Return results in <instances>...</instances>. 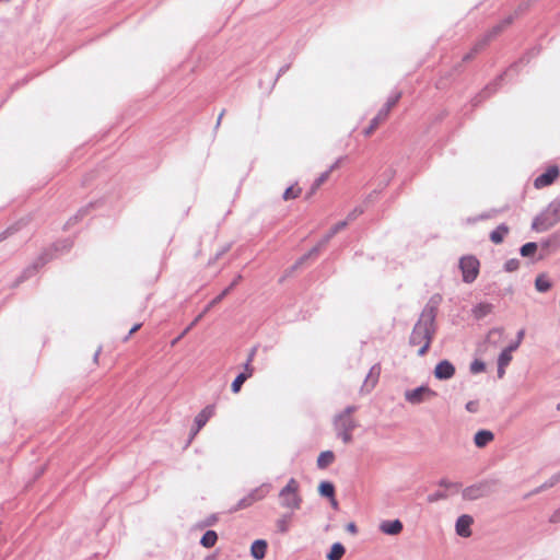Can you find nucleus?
<instances>
[{
	"label": "nucleus",
	"instance_id": "f257e3e1",
	"mask_svg": "<svg viewBox=\"0 0 560 560\" xmlns=\"http://www.w3.org/2000/svg\"><path fill=\"white\" fill-rule=\"evenodd\" d=\"M440 301L441 296L439 294L430 298L410 334L409 343L411 346H421L418 350L419 357H422L428 352L434 337L435 318Z\"/></svg>",
	"mask_w": 560,
	"mask_h": 560
},
{
	"label": "nucleus",
	"instance_id": "f03ea898",
	"mask_svg": "<svg viewBox=\"0 0 560 560\" xmlns=\"http://www.w3.org/2000/svg\"><path fill=\"white\" fill-rule=\"evenodd\" d=\"M357 410V406L349 405L334 417L332 425L336 436L345 444H350L353 441L352 432L358 428V422L352 415Z\"/></svg>",
	"mask_w": 560,
	"mask_h": 560
},
{
	"label": "nucleus",
	"instance_id": "7ed1b4c3",
	"mask_svg": "<svg viewBox=\"0 0 560 560\" xmlns=\"http://www.w3.org/2000/svg\"><path fill=\"white\" fill-rule=\"evenodd\" d=\"M534 55V49L526 52L523 57H521L516 62L512 63L506 72L498 75L491 83L487 84L482 91H480L477 95H475L471 98V106L477 107L479 106L485 100L490 97L492 94H494L500 85L501 81L503 80V77L511 71H517V68L520 65L527 63L530 59V57Z\"/></svg>",
	"mask_w": 560,
	"mask_h": 560
},
{
	"label": "nucleus",
	"instance_id": "20e7f679",
	"mask_svg": "<svg viewBox=\"0 0 560 560\" xmlns=\"http://www.w3.org/2000/svg\"><path fill=\"white\" fill-rule=\"evenodd\" d=\"M560 222V196L553 199L548 207L536 215L532 229L536 232H545Z\"/></svg>",
	"mask_w": 560,
	"mask_h": 560
},
{
	"label": "nucleus",
	"instance_id": "39448f33",
	"mask_svg": "<svg viewBox=\"0 0 560 560\" xmlns=\"http://www.w3.org/2000/svg\"><path fill=\"white\" fill-rule=\"evenodd\" d=\"M495 481L494 480H481L471 486L466 487L462 491V497L464 500L475 501L491 494L494 490Z\"/></svg>",
	"mask_w": 560,
	"mask_h": 560
},
{
	"label": "nucleus",
	"instance_id": "423d86ee",
	"mask_svg": "<svg viewBox=\"0 0 560 560\" xmlns=\"http://www.w3.org/2000/svg\"><path fill=\"white\" fill-rule=\"evenodd\" d=\"M459 269L463 281L465 283H472L479 275L480 261L474 255H465L459 259Z\"/></svg>",
	"mask_w": 560,
	"mask_h": 560
},
{
	"label": "nucleus",
	"instance_id": "0eeeda50",
	"mask_svg": "<svg viewBox=\"0 0 560 560\" xmlns=\"http://www.w3.org/2000/svg\"><path fill=\"white\" fill-rule=\"evenodd\" d=\"M436 393L425 385L405 392V399L411 405H420L424 400L435 397Z\"/></svg>",
	"mask_w": 560,
	"mask_h": 560
},
{
	"label": "nucleus",
	"instance_id": "6e6552de",
	"mask_svg": "<svg viewBox=\"0 0 560 560\" xmlns=\"http://www.w3.org/2000/svg\"><path fill=\"white\" fill-rule=\"evenodd\" d=\"M560 175V170L557 165L549 166L542 174L537 176L534 180V187L537 189L551 185Z\"/></svg>",
	"mask_w": 560,
	"mask_h": 560
},
{
	"label": "nucleus",
	"instance_id": "1a4fd4ad",
	"mask_svg": "<svg viewBox=\"0 0 560 560\" xmlns=\"http://www.w3.org/2000/svg\"><path fill=\"white\" fill-rule=\"evenodd\" d=\"M434 377L440 381H446L454 376L455 374V366L454 364L444 359L441 360L434 368Z\"/></svg>",
	"mask_w": 560,
	"mask_h": 560
},
{
	"label": "nucleus",
	"instance_id": "9d476101",
	"mask_svg": "<svg viewBox=\"0 0 560 560\" xmlns=\"http://www.w3.org/2000/svg\"><path fill=\"white\" fill-rule=\"evenodd\" d=\"M474 523L472 516L468 514L460 515L455 524L456 534L460 537L467 538L471 535L470 526Z\"/></svg>",
	"mask_w": 560,
	"mask_h": 560
},
{
	"label": "nucleus",
	"instance_id": "9b49d317",
	"mask_svg": "<svg viewBox=\"0 0 560 560\" xmlns=\"http://www.w3.org/2000/svg\"><path fill=\"white\" fill-rule=\"evenodd\" d=\"M266 493H267V488H265V487L254 490L247 497H245L238 501L235 510L245 509V508L252 505L255 501L264 498Z\"/></svg>",
	"mask_w": 560,
	"mask_h": 560
},
{
	"label": "nucleus",
	"instance_id": "f8f14e48",
	"mask_svg": "<svg viewBox=\"0 0 560 560\" xmlns=\"http://www.w3.org/2000/svg\"><path fill=\"white\" fill-rule=\"evenodd\" d=\"M402 528L404 525L398 518L393 521H384L380 525V529L382 533L392 536L400 534Z\"/></svg>",
	"mask_w": 560,
	"mask_h": 560
},
{
	"label": "nucleus",
	"instance_id": "ddd939ff",
	"mask_svg": "<svg viewBox=\"0 0 560 560\" xmlns=\"http://www.w3.org/2000/svg\"><path fill=\"white\" fill-rule=\"evenodd\" d=\"M493 439L494 434L490 430L481 429L475 433L474 443L477 447L481 448L487 446Z\"/></svg>",
	"mask_w": 560,
	"mask_h": 560
},
{
	"label": "nucleus",
	"instance_id": "4468645a",
	"mask_svg": "<svg viewBox=\"0 0 560 560\" xmlns=\"http://www.w3.org/2000/svg\"><path fill=\"white\" fill-rule=\"evenodd\" d=\"M214 415V406L209 405L205 407L195 418V425H197V430H201V428L208 422V420Z\"/></svg>",
	"mask_w": 560,
	"mask_h": 560
},
{
	"label": "nucleus",
	"instance_id": "2eb2a0df",
	"mask_svg": "<svg viewBox=\"0 0 560 560\" xmlns=\"http://www.w3.org/2000/svg\"><path fill=\"white\" fill-rule=\"evenodd\" d=\"M559 482H560V478H559L558 474L556 472L548 480H546L542 485H540L539 487L535 488L530 492L526 493L524 495V499H528L532 495L538 494V493H540L544 490L552 488L553 486H556Z\"/></svg>",
	"mask_w": 560,
	"mask_h": 560
},
{
	"label": "nucleus",
	"instance_id": "dca6fc26",
	"mask_svg": "<svg viewBox=\"0 0 560 560\" xmlns=\"http://www.w3.org/2000/svg\"><path fill=\"white\" fill-rule=\"evenodd\" d=\"M267 541L264 539H257L252 544L250 555L256 560H261L265 558L267 550Z\"/></svg>",
	"mask_w": 560,
	"mask_h": 560
},
{
	"label": "nucleus",
	"instance_id": "f3484780",
	"mask_svg": "<svg viewBox=\"0 0 560 560\" xmlns=\"http://www.w3.org/2000/svg\"><path fill=\"white\" fill-rule=\"evenodd\" d=\"M509 232L510 228L505 223H501L490 233L489 238L494 244H501Z\"/></svg>",
	"mask_w": 560,
	"mask_h": 560
},
{
	"label": "nucleus",
	"instance_id": "a211bd4d",
	"mask_svg": "<svg viewBox=\"0 0 560 560\" xmlns=\"http://www.w3.org/2000/svg\"><path fill=\"white\" fill-rule=\"evenodd\" d=\"M242 279V276L238 275L234 280L233 282L226 288L224 289L218 296H215L206 307H205V312H209L214 305H217L218 303H220L229 293L230 291L240 282V280Z\"/></svg>",
	"mask_w": 560,
	"mask_h": 560
},
{
	"label": "nucleus",
	"instance_id": "6ab92c4d",
	"mask_svg": "<svg viewBox=\"0 0 560 560\" xmlns=\"http://www.w3.org/2000/svg\"><path fill=\"white\" fill-rule=\"evenodd\" d=\"M302 503V498L299 493H285L284 498H282V506L289 508L291 510L300 509Z\"/></svg>",
	"mask_w": 560,
	"mask_h": 560
},
{
	"label": "nucleus",
	"instance_id": "aec40b11",
	"mask_svg": "<svg viewBox=\"0 0 560 560\" xmlns=\"http://www.w3.org/2000/svg\"><path fill=\"white\" fill-rule=\"evenodd\" d=\"M492 310L493 306L490 303H478L472 307L471 313L476 319H482L489 315Z\"/></svg>",
	"mask_w": 560,
	"mask_h": 560
},
{
	"label": "nucleus",
	"instance_id": "412c9836",
	"mask_svg": "<svg viewBox=\"0 0 560 560\" xmlns=\"http://www.w3.org/2000/svg\"><path fill=\"white\" fill-rule=\"evenodd\" d=\"M346 552L345 546L337 541L330 547V550L326 553L327 560H340Z\"/></svg>",
	"mask_w": 560,
	"mask_h": 560
},
{
	"label": "nucleus",
	"instance_id": "4be33fe9",
	"mask_svg": "<svg viewBox=\"0 0 560 560\" xmlns=\"http://www.w3.org/2000/svg\"><path fill=\"white\" fill-rule=\"evenodd\" d=\"M401 97V92L397 91L392 93L386 103L381 108V115L382 116H388L390 109L398 103V101Z\"/></svg>",
	"mask_w": 560,
	"mask_h": 560
},
{
	"label": "nucleus",
	"instance_id": "5701e85b",
	"mask_svg": "<svg viewBox=\"0 0 560 560\" xmlns=\"http://www.w3.org/2000/svg\"><path fill=\"white\" fill-rule=\"evenodd\" d=\"M375 370H376V365L371 368L369 374L366 375V377L364 380L362 390L371 392L375 387L377 380H378V375H380V371H377L374 374Z\"/></svg>",
	"mask_w": 560,
	"mask_h": 560
},
{
	"label": "nucleus",
	"instance_id": "b1692460",
	"mask_svg": "<svg viewBox=\"0 0 560 560\" xmlns=\"http://www.w3.org/2000/svg\"><path fill=\"white\" fill-rule=\"evenodd\" d=\"M335 460L332 451H324L319 454L316 460L318 469H326Z\"/></svg>",
	"mask_w": 560,
	"mask_h": 560
},
{
	"label": "nucleus",
	"instance_id": "393cba45",
	"mask_svg": "<svg viewBox=\"0 0 560 560\" xmlns=\"http://www.w3.org/2000/svg\"><path fill=\"white\" fill-rule=\"evenodd\" d=\"M318 493L323 498L334 499L336 493L335 485L331 481L324 480L318 485Z\"/></svg>",
	"mask_w": 560,
	"mask_h": 560
},
{
	"label": "nucleus",
	"instance_id": "a878e982",
	"mask_svg": "<svg viewBox=\"0 0 560 560\" xmlns=\"http://www.w3.org/2000/svg\"><path fill=\"white\" fill-rule=\"evenodd\" d=\"M328 172H323L311 185L310 190L305 195V199H310L316 190L328 179Z\"/></svg>",
	"mask_w": 560,
	"mask_h": 560
},
{
	"label": "nucleus",
	"instance_id": "bb28decb",
	"mask_svg": "<svg viewBox=\"0 0 560 560\" xmlns=\"http://www.w3.org/2000/svg\"><path fill=\"white\" fill-rule=\"evenodd\" d=\"M47 261H48V258H45L44 256L39 257V258L37 259V261H36V262H34V265H33V266H31V267L26 268V269L23 271V273H22L21 278H20V279H19V281H18V283H19V282H22L23 280H25V279H27L28 277H31V276H32V275L37 270V268H38V267L44 266Z\"/></svg>",
	"mask_w": 560,
	"mask_h": 560
},
{
	"label": "nucleus",
	"instance_id": "cd10ccee",
	"mask_svg": "<svg viewBox=\"0 0 560 560\" xmlns=\"http://www.w3.org/2000/svg\"><path fill=\"white\" fill-rule=\"evenodd\" d=\"M324 245H320V242L312 247L306 254H304L302 257H300L296 262L292 266V269L296 268L298 266L302 265L306 259L316 257L322 248H324Z\"/></svg>",
	"mask_w": 560,
	"mask_h": 560
},
{
	"label": "nucleus",
	"instance_id": "c85d7f7f",
	"mask_svg": "<svg viewBox=\"0 0 560 560\" xmlns=\"http://www.w3.org/2000/svg\"><path fill=\"white\" fill-rule=\"evenodd\" d=\"M551 282L545 275H539L535 280V288L538 292L545 293L551 289Z\"/></svg>",
	"mask_w": 560,
	"mask_h": 560
},
{
	"label": "nucleus",
	"instance_id": "c756f323",
	"mask_svg": "<svg viewBox=\"0 0 560 560\" xmlns=\"http://www.w3.org/2000/svg\"><path fill=\"white\" fill-rule=\"evenodd\" d=\"M218 535L214 530H207L201 537L200 544L206 548H211L215 545Z\"/></svg>",
	"mask_w": 560,
	"mask_h": 560
},
{
	"label": "nucleus",
	"instance_id": "7c9ffc66",
	"mask_svg": "<svg viewBox=\"0 0 560 560\" xmlns=\"http://www.w3.org/2000/svg\"><path fill=\"white\" fill-rule=\"evenodd\" d=\"M503 30L499 24L491 27L480 39V42L487 46L491 39H493L495 36H498Z\"/></svg>",
	"mask_w": 560,
	"mask_h": 560
},
{
	"label": "nucleus",
	"instance_id": "2f4dec72",
	"mask_svg": "<svg viewBox=\"0 0 560 560\" xmlns=\"http://www.w3.org/2000/svg\"><path fill=\"white\" fill-rule=\"evenodd\" d=\"M538 248V244L536 242H528L521 246L520 254L523 257L533 256Z\"/></svg>",
	"mask_w": 560,
	"mask_h": 560
},
{
	"label": "nucleus",
	"instance_id": "473e14b6",
	"mask_svg": "<svg viewBox=\"0 0 560 560\" xmlns=\"http://www.w3.org/2000/svg\"><path fill=\"white\" fill-rule=\"evenodd\" d=\"M255 353H256V349L255 348L250 349L247 360L244 364V371L242 372V374L246 375V377H248V378L252 377V375L254 374V368L252 366L250 363L255 357Z\"/></svg>",
	"mask_w": 560,
	"mask_h": 560
},
{
	"label": "nucleus",
	"instance_id": "72a5a7b5",
	"mask_svg": "<svg viewBox=\"0 0 560 560\" xmlns=\"http://www.w3.org/2000/svg\"><path fill=\"white\" fill-rule=\"evenodd\" d=\"M486 46L480 42L478 40L474 47L470 49L469 52L465 54L462 58V61L463 62H467L469 60H471L479 51H481Z\"/></svg>",
	"mask_w": 560,
	"mask_h": 560
},
{
	"label": "nucleus",
	"instance_id": "f704fd0d",
	"mask_svg": "<svg viewBox=\"0 0 560 560\" xmlns=\"http://www.w3.org/2000/svg\"><path fill=\"white\" fill-rule=\"evenodd\" d=\"M560 245V235L559 234H552L550 237L542 240L540 242V247L542 249H547L550 246L558 247Z\"/></svg>",
	"mask_w": 560,
	"mask_h": 560
},
{
	"label": "nucleus",
	"instance_id": "c9c22d12",
	"mask_svg": "<svg viewBox=\"0 0 560 560\" xmlns=\"http://www.w3.org/2000/svg\"><path fill=\"white\" fill-rule=\"evenodd\" d=\"M299 488H300V485L299 482L294 479V478H291L287 485L284 487H282V498H284V494L285 493H299Z\"/></svg>",
	"mask_w": 560,
	"mask_h": 560
},
{
	"label": "nucleus",
	"instance_id": "e433bc0d",
	"mask_svg": "<svg viewBox=\"0 0 560 560\" xmlns=\"http://www.w3.org/2000/svg\"><path fill=\"white\" fill-rule=\"evenodd\" d=\"M512 352L513 351H509L508 347L504 348L498 357V364H500L501 366H508L512 361Z\"/></svg>",
	"mask_w": 560,
	"mask_h": 560
},
{
	"label": "nucleus",
	"instance_id": "4c0bfd02",
	"mask_svg": "<svg viewBox=\"0 0 560 560\" xmlns=\"http://www.w3.org/2000/svg\"><path fill=\"white\" fill-rule=\"evenodd\" d=\"M387 118V116H382L381 115V109L378 110V113L376 114V116L371 120L369 127L364 130V133L366 136L371 135L373 132V130L378 126V124L383 120H385Z\"/></svg>",
	"mask_w": 560,
	"mask_h": 560
},
{
	"label": "nucleus",
	"instance_id": "58836bf2",
	"mask_svg": "<svg viewBox=\"0 0 560 560\" xmlns=\"http://www.w3.org/2000/svg\"><path fill=\"white\" fill-rule=\"evenodd\" d=\"M301 194V188L299 186L291 185L282 192V199H293L296 198Z\"/></svg>",
	"mask_w": 560,
	"mask_h": 560
},
{
	"label": "nucleus",
	"instance_id": "ea45409f",
	"mask_svg": "<svg viewBox=\"0 0 560 560\" xmlns=\"http://www.w3.org/2000/svg\"><path fill=\"white\" fill-rule=\"evenodd\" d=\"M248 380V377H246V375L240 373L235 380L232 382V385H231V389L234 394H237L241 388H242V385Z\"/></svg>",
	"mask_w": 560,
	"mask_h": 560
},
{
	"label": "nucleus",
	"instance_id": "a19ab883",
	"mask_svg": "<svg viewBox=\"0 0 560 560\" xmlns=\"http://www.w3.org/2000/svg\"><path fill=\"white\" fill-rule=\"evenodd\" d=\"M524 336H525V329L522 328L517 331L516 338L513 341H511L510 345L508 346L509 351L517 350L524 339Z\"/></svg>",
	"mask_w": 560,
	"mask_h": 560
},
{
	"label": "nucleus",
	"instance_id": "79ce46f5",
	"mask_svg": "<svg viewBox=\"0 0 560 560\" xmlns=\"http://www.w3.org/2000/svg\"><path fill=\"white\" fill-rule=\"evenodd\" d=\"M448 494L445 491H435L427 497L429 503H435L441 500L447 499Z\"/></svg>",
	"mask_w": 560,
	"mask_h": 560
},
{
	"label": "nucleus",
	"instance_id": "37998d69",
	"mask_svg": "<svg viewBox=\"0 0 560 560\" xmlns=\"http://www.w3.org/2000/svg\"><path fill=\"white\" fill-rule=\"evenodd\" d=\"M518 268H520V260L517 258L508 259L503 266V269L506 272L516 271Z\"/></svg>",
	"mask_w": 560,
	"mask_h": 560
},
{
	"label": "nucleus",
	"instance_id": "c03bdc74",
	"mask_svg": "<svg viewBox=\"0 0 560 560\" xmlns=\"http://www.w3.org/2000/svg\"><path fill=\"white\" fill-rule=\"evenodd\" d=\"M486 370V363L481 360H474L470 364V372L472 374L481 373Z\"/></svg>",
	"mask_w": 560,
	"mask_h": 560
},
{
	"label": "nucleus",
	"instance_id": "a18cd8bd",
	"mask_svg": "<svg viewBox=\"0 0 560 560\" xmlns=\"http://www.w3.org/2000/svg\"><path fill=\"white\" fill-rule=\"evenodd\" d=\"M465 409L468 411V412H471V413H476L479 409V404L477 400H469L466 405H465Z\"/></svg>",
	"mask_w": 560,
	"mask_h": 560
},
{
	"label": "nucleus",
	"instance_id": "49530a36",
	"mask_svg": "<svg viewBox=\"0 0 560 560\" xmlns=\"http://www.w3.org/2000/svg\"><path fill=\"white\" fill-rule=\"evenodd\" d=\"M362 213H363V209H362L361 207H357V208H354V209H353V210L348 214V217H347V219H346V220H348V222H349V221H352V220L357 219V218H358L360 214H362Z\"/></svg>",
	"mask_w": 560,
	"mask_h": 560
},
{
	"label": "nucleus",
	"instance_id": "de8ad7c7",
	"mask_svg": "<svg viewBox=\"0 0 560 560\" xmlns=\"http://www.w3.org/2000/svg\"><path fill=\"white\" fill-rule=\"evenodd\" d=\"M348 225V220L339 221L336 224H334L330 229L332 230V233H338L341 230H343Z\"/></svg>",
	"mask_w": 560,
	"mask_h": 560
},
{
	"label": "nucleus",
	"instance_id": "09e8293b",
	"mask_svg": "<svg viewBox=\"0 0 560 560\" xmlns=\"http://www.w3.org/2000/svg\"><path fill=\"white\" fill-rule=\"evenodd\" d=\"M514 19H515V15L511 14V15L504 18L498 24L501 26L502 30H504V28H506L509 25H511L513 23Z\"/></svg>",
	"mask_w": 560,
	"mask_h": 560
},
{
	"label": "nucleus",
	"instance_id": "8fccbe9b",
	"mask_svg": "<svg viewBox=\"0 0 560 560\" xmlns=\"http://www.w3.org/2000/svg\"><path fill=\"white\" fill-rule=\"evenodd\" d=\"M514 19H515V15L511 14V15L504 18L498 24L501 26L502 30H504V28H506L509 25H511L513 23Z\"/></svg>",
	"mask_w": 560,
	"mask_h": 560
},
{
	"label": "nucleus",
	"instance_id": "3c124183",
	"mask_svg": "<svg viewBox=\"0 0 560 560\" xmlns=\"http://www.w3.org/2000/svg\"><path fill=\"white\" fill-rule=\"evenodd\" d=\"M335 235L336 233H332V230L329 229V231L319 240L320 245L326 246Z\"/></svg>",
	"mask_w": 560,
	"mask_h": 560
},
{
	"label": "nucleus",
	"instance_id": "603ef678",
	"mask_svg": "<svg viewBox=\"0 0 560 560\" xmlns=\"http://www.w3.org/2000/svg\"><path fill=\"white\" fill-rule=\"evenodd\" d=\"M501 211H502V210H494V209H493V210H491V211H489V212L481 213V214L479 215V218H478V219H479V220H487V219L492 218L495 213H499V212H501Z\"/></svg>",
	"mask_w": 560,
	"mask_h": 560
},
{
	"label": "nucleus",
	"instance_id": "864d4df0",
	"mask_svg": "<svg viewBox=\"0 0 560 560\" xmlns=\"http://www.w3.org/2000/svg\"><path fill=\"white\" fill-rule=\"evenodd\" d=\"M438 485L440 487H443L445 489H451V486H452V481H450L448 479L446 478H442L438 481Z\"/></svg>",
	"mask_w": 560,
	"mask_h": 560
},
{
	"label": "nucleus",
	"instance_id": "5fc2aeb1",
	"mask_svg": "<svg viewBox=\"0 0 560 560\" xmlns=\"http://www.w3.org/2000/svg\"><path fill=\"white\" fill-rule=\"evenodd\" d=\"M549 521H550L551 523H559V522H560V509H558L557 511H555V512L551 514V516H550Z\"/></svg>",
	"mask_w": 560,
	"mask_h": 560
},
{
	"label": "nucleus",
	"instance_id": "6e6d98bb",
	"mask_svg": "<svg viewBox=\"0 0 560 560\" xmlns=\"http://www.w3.org/2000/svg\"><path fill=\"white\" fill-rule=\"evenodd\" d=\"M343 159H345V158H342V156H341V158H339V159H337V160H336V161H335V162L329 166V168L326 171V172H328V175H329L334 170H336V168L339 166V164L341 163V161H342Z\"/></svg>",
	"mask_w": 560,
	"mask_h": 560
},
{
	"label": "nucleus",
	"instance_id": "4d7b16f0",
	"mask_svg": "<svg viewBox=\"0 0 560 560\" xmlns=\"http://www.w3.org/2000/svg\"><path fill=\"white\" fill-rule=\"evenodd\" d=\"M346 529L353 535L358 533V527H357L355 523H353V522H350L349 524H347Z\"/></svg>",
	"mask_w": 560,
	"mask_h": 560
},
{
	"label": "nucleus",
	"instance_id": "13d9d810",
	"mask_svg": "<svg viewBox=\"0 0 560 560\" xmlns=\"http://www.w3.org/2000/svg\"><path fill=\"white\" fill-rule=\"evenodd\" d=\"M141 327V324H136L132 326V328L129 330V334L125 337V341L130 338L131 335H133L136 331H138Z\"/></svg>",
	"mask_w": 560,
	"mask_h": 560
},
{
	"label": "nucleus",
	"instance_id": "bf43d9fd",
	"mask_svg": "<svg viewBox=\"0 0 560 560\" xmlns=\"http://www.w3.org/2000/svg\"><path fill=\"white\" fill-rule=\"evenodd\" d=\"M289 520H290V516L282 515V521H281V524H282V533H284V532L287 530Z\"/></svg>",
	"mask_w": 560,
	"mask_h": 560
},
{
	"label": "nucleus",
	"instance_id": "052dcab7",
	"mask_svg": "<svg viewBox=\"0 0 560 560\" xmlns=\"http://www.w3.org/2000/svg\"><path fill=\"white\" fill-rule=\"evenodd\" d=\"M208 312H205V310L191 322L189 325L190 327H194Z\"/></svg>",
	"mask_w": 560,
	"mask_h": 560
},
{
	"label": "nucleus",
	"instance_id": "680f3d73",
	"mask_svg": "<svg viewBox=\"0 0 560 560\" xmlns=\"http://www.w3.org/2000/svg\"><path fill=\"white\" fill-rule=\"evenodd\" d=\"M505 368L506 366H501L500 364H498V370H497L498 378H502L504 376Z\"/></svg>",
	"mask_w": 560,
	"mask_h": 560
},
{
	"label": "nucleus",
	"instance_id": "e2e57ef3",
	"mask_svg": "<svg viewBox=\"0 0 560 560\" xmlns=\"http://www.w3.org/2000/svg\"><path fill=\"white\" fill-rule=\"evenodd\" d=\"M224 114H225V109H223V110L220 113V115H219V117H218V120H217V124H215V129H218V128H219V126H220V124H221V120H222V118H223Z\"/></svg>",
	"mask_w": 560,
	"mask_h": 560
},
{
	"label": "nucleus",
	"instance_id": "0e129e2a",
	"mask_svg": "<svg viewBox=\"0 0 560 560\" xmlns=\"http://www.w3.org/2000/svg\"><path fill=\"white\" fill-rule=\"evenodd\" d=\"M330 501V504L334 509H338V501L336 500V497L334 495V499H328Z\"/></svg>",
	"mask_w": 560,
	"mask_h": 560
},
{
	"label": "nucleus",
	"instance_id": "69168bd1",
	"mask_svg": "<svg viewBox=\"0 0 560 560\" xmlns=\"http://www.w3.org/2000/svg\"><path fill=\"white\" fill-rule=\"evenodd\" d=\"M460 487H462V483H460V482H453V481H452L451 489L458 490Z\"/></svg>",
	"mask_w": 560,
	"mask_h": 560
},
{
	"label": "nucleus",
	"instance_id": "338daca9",
	"mask_svg": "<svg viewBox=\"0 0 560 560\" xmlns=\"http://www.w3.org/2000/svg\"><path fill=\"white\" fill-rule=\"evenodd\" d=\"M192 327L188 326L186 329H184L183 334L174 341V343L182 338L184 335H186Z\"/></svg>",
	"mask_w": 560,
	"mask_h": 560
},
{
	"label": "nucleus",
	"instance_id": "774afa93",
	"mask_svg": "<svg viewBox=\"0 0 560 560\" xmlns=\"http://www.w3.org/2000/svg\"><path fill=\"white\" fill-rule=\"evenodd\" d=\"M200 430H197V425H195L192 429H191V439L199 432Z\"/></svg>",
	"mask_w": 560,
	"mask_h": 560
}]
</instances>
